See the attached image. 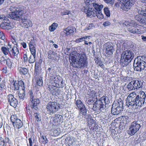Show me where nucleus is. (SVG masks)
I'll use <instances>...</instances> for the list:
<instances>
[{"label":"nucleus","mask_w":146,"mask_h":146,"mask_svg":"<svg viewBox=\"0 0 146 146\" xmlns=\"http://www.w3.org/2000/svg\"><path fill=\"white\" fill-rule=\"evenodd\" d=\"M0 17L1 18V19H2L3 18V19H0V21H7V20H8V19L5 17V15H0Z\"/></svg>","instance_id":"56"},{"label":"nucleus","mask_w":146,"mask_h":146,"mask_svg":"<svg viewBox=\"0 0 146 146\" xmlns=\"http://www.w3.org/2000/svg\"><path fill=\"white\" fill-rule=\"evenodd\" d=\"M106 16L108 17L110 16V13L109 10H104Z\"/></svg>","instance_id":"58"},{"label":"nucleus","mask_w":146,"mask_h":146,"mask_svg":"<svg viewBox=\"0 0 146 146\" xmlns=\"http://www.w3.org/2000/svg\"><path fill=\"white\" fill-rule=\"evenodd\" d=\"M36 55H31L29 57L28 61L30 63H33L35 61V58Z\"/></svg>","instance_id":"35"},{"label":"nucleus","mask_w":146,"mask_h":146,"mask_svg":"<svg viewBox=\"0 0 146 146\" xmlns=\"http://www.w3.org/2000/svg\"><path fill=\"white\" fill-rule=\"evenodd\" d=\"M72 53L70 54L69 60L70 65L75 68H83L88 65L87 58L85 52L77 54V56H73Z\"/></svg>","instance_id":"2"},{"label":"nucleus","mask_w":146,"mask_h":146,"mask_svg":"<svg viewBox=\"0 0 146 146\" xmlns=\"http://www.w3.org/2000/svg\"><path fill=\"white\" fill-rule=\"evenodd\" d=\"M54 78L53 79L55 85V86L56 87H60V86H59V83L60 81V79L61 78L60 76H58L55 75L53 76ZM60 87H62V85H61Z\"/></svg>","instance_id":"22"},{"label":"nucleus","mask_w":146,"mask_h":146,"mask_svg":"<svg viewBox=\"0 0 146 146\" xmlns=\"http://www.w3.org/2000/svg\"><path fill=\"white\" fill-rule=\"evenodd\" d=\"M9 139L7 137H5L4 139L2 137H0V146H6V143H9Z\"/></svg>","instance_id":"25"},{"label":"nucleus","mask_w":146,"mask_h":146,"mask_svg":"<svg viewBox=\"0 0 146 146\" xmlns=\"http://www.w3.org/2000/svg\"><path fill=\"white\" fill-rule=\"evenodd\" d=\"M61 35L63 36L68 35L66 28L61 32Z\"/></svg>","instance_id":"47"},{"label":"nucleus","mask_w":146,"mask_h":146,"mask_svg":"<svg viewBox=\"0 0 146 146\" xmlns=\"http://www.w3.org/2000/svg\"><path fill=\"white\" fill-rule=\"evenodd\" d=\"M58 25L57 23H54L52 24L49 27V29L50 31L52 32L55 30L58 27Z\"/></svg>","instance_id":"31"},{"label":"nucleus","mask_w":146,"mask_h":146,"mask_svg":"<svg viewBox=\"0 0 146 146\" xmlns=\"http://www.w3.org/2000/svg\"><path fill=\"white\" fill-rule=\"evenodd\" d=\"M18 70L21 74L25 75L28 73L27 69L25 68L19 67L18 68Z\"/></svg>","instance_id":"27"},{"label":"nucleus","mask_w":146,"mask_h":146,"mask_svg":"<svg viewBox=\"0 0 146 146\" xmlns=\"http://www.w3.org/2000/svg\"><path fill=\"white\" fill-rule=\"evenodd\" d=\"M35 46H29L30 51L33 55H36V50Z\"/></svg>","instance_id":"38"},{"label":"nucleus","mask_w":146,"mask_h":146,"mask_svg":"<svg viewBox=\"0 0 146 146\" xmlns=\"http://www.w3.org/2000/svg\"><path fill=\"white\" fill-rule=\"evenodd\" d=\"M125 3L124 4L122 7H120V8L122 9H123L125 7L127 9H130L131 7H132L134 4V2H131L129 0H126L125 1Z\"/></svg>","instance_id":"21"},{"label":"nucleus","mask_w":146,"mask_h":146,"mask_svg":"<svg viewBox=\"0 0 146 146\" xmlns=\"http://www.w3.org/2000/svg\"><path fill=\"white\" fill-rule=\"evenodd\" d=\"M88 123L89 127V128L90 129V127L94 126L93 125L94 123V121L93 119H92L91 116H88Z\"/></svg>","instance_id":"30"},{"label":"nucleus","mask_w":146,"mask_h":146,"mask_svg":"<svg viewBox=\"0 0 146 146\" xmlns=\"http://www.w3.org/2000/svg\"><path fill=\"white\" fill-rule=\"evenodd\" d=\"M39 103V100L38 99H34L33 101L29 102V104L32 108L37 110L38 108Z\"/></svg>","instance_id":"16"},{"label":"nucleus","mask_w":146,"mask_h":146,"mask_svg":"<svg viewBox=\"0 0 146 146\" xmlns=\"http://www.w3.org/2000/svg\"><path fill=\"white\" fill-rule=\"evenodd\" d=\"M75 100V104L76 106L77 107L76 108L78 110L85 106L82 101L78 99L77 100Z\"/></svg>","instance_id":"26"},{"label":"nucleus","mask_w":146,"mask_h":146,"mask_svg":"<svg viewBox=\"0 0 146 146\" xmlns=\"http://www.w3.org/2000/svg\"><path fill=\"white\" fill-rule=\"evenodd\" d=\"M14 82L13 85L14 87V90H18L20 89H22L23 91L25 90L24 84L22 80L15 81Z\"/></svg>","instance_id":"14"},{"label":"nucleus","mask_w":146,"mask_h":146,"mask_svg":"<svg viewBox=\"0 0 146 146\" xmlns=\"http://www.w3.org/2000/svg\"><path fill=\"white\" fill-rule=\"evenodd\" d=\"M133 82L131 81L127 86V90L129 91L135 90L133 83Z\"/></svg>","instance_id":"32"},{"label":"nucleus","mask_w":146,"mask_h":146,"mask_svg":"<svg viewBox=\"0 0 146 146\" xmlns=\"http://www.w3.org/2000/svg\"><path fill=\"white\" fill-rule=\"evenodd\" d=\"M52 122L55 123L57 122L60 123H62L63 121V118L62 116L59 114H55L53 117L51 118Z\"/></svg>","instance_id":"17"},{"label":"nucleus","mask_w":146,"mask_h":146,"mask_svg":"<svg viewBox=\"0 0 146 146\" xmlns=\"http://www.w3.org/2000/svg\"><path fill=\"white\" fill-rule=\"evenodd\" d=\"M84 12L87 14L88 16L90 18L95 17L96 15V11L94 10L91 11L90 10H84Z\"/></svg>","instance_id":"24"},{"label":"nucleus","mask_w":146,"mask_h":146,"mask_svg":"<svg viewBox=\"0 0 146 146\" xmlns=\"http://www.w3.org/2000/svg\"><path fill=\"white\" fill-rule=\"evenodd\" d=\"M25 91H23V92L22 94L19 93L18 96L20 99L22 100H23L25 97Z\"/></svg>","instance_id":"44"},{"label":"nucleus","mask_w":146,"mask_h":146,"mask_svg":"<svg viewBox=\"0 0 146 146\" xmlns=\"http://www.w3.org/2000/svg\"><path fill=\"white\" fill-rule=\"evenodd\" d=\"M112 45V43L110 42L105 43L103 48V52L109 55L112 54L114 51V48Z\"/></svg>","instance_id":"11"},{"label":"nucleus","mask_w":146,"mask_h":146,"mask_svg":"<svg viewBox=\"0 0 146 146\" xmlns=\"http://www.w3.org/2000/svg\"><path fill=\"white\" fill-rule=\"evenodd\" d=\"M29 46H36L35 41L34 40H31L29 43Z\"/></svg>","instance_id":"49"},{"label":"nucleus","mask_w":146,"mask_h":146,"mask_svg":"<svg viewBox=\"0 0 146 146\" xmlns=\"http://www.w3.org/2000/svg\"><path fill=\"white\" fill-rule=\"evenodd\" d=\"M141 23H142L144 28H146V17L143 19Z\"/></svg>","instance_id":"55"},{"label":"nucleus","mask_w":146,"mask_h":146,"mask_svg":"<svg viewBox=\"0 0 146 146\" xmlns=\"http://www.w3.org/2000/svg\"><path fill=\"white\" fill-rule=\"evenodd\" d=\"M6 62V64L8 66L11 68L12 67V64L13 63L12 61L9 59H7L6 60H4Z\"/></svg>","instance_id":"39"},{"label":"nucleus","mask_w":146,"mask_h":146,"mask_svg":"<svg viewBox=\"0 0 146 146\" xmlns=\"http://www.w3.org/2000/svg\"><path fill=\"white\" fill-rule=\"evenodd\" d=\"M101 99H102L104 101L106 102V104H108L109 103L108 98L107 96H103L101 97Z\"/></svg>","instance_id":"48"},{"label":"nucleus","mask_w":146,"mask_h":146,"mask_svg":"<svg viewBox=\"0 0 146 146\" xmlns=\"http://www.w3.org/2000/svg\"><path fill=\"white\" fill-rule=\"evenodd\" d=\"M120 5H121L120 4V3H115L114 5V6L115 8H119V6Z\"/></svg>","instance_id":"63"},{"label":"nucleus","mask_w":146,"mask_h":146,"mask_svg":"<svg viewBox=\"0 0 146 146\" xmlns=\"http://www.w3.org/2000/svg\"><path fill=\"white\" fill-rule=\"evenodd\" d=\"M100 101V100L99 99L98 101L96 100L94 103L92 100L88 99L86 100V102L89 108L94 111H96L95 113L98 114L100 112L99 110L100 109V104L99 103Z\"/></svg>","instance_id":"6"},{"label":"nucleus","mask_w":146,"mask_h":146,"mask_svg":"<svg viewBox=\"0 0 146 146\" xmlns=\"http://www.w3.org/2000/svg\"><path fill=\"white\" fill-rule=\"evenodd\" d=\"M66 29L68 35H72L73 33L76 30V28L73 27H69Z\"/></svg>","instance_id":"28"},{"label":"nucleus","mask_w":146,"mask_h":146,"mask_svg":"<svg viewBox=\"0 0 146 146\" xmlns=\"http://www.w3.org/2000/svg\"><path fill=\"white\" fill-rule=\"evenodd\" d=\"M54 52L53 51L50 50L48 52V58L49 59H52L54 57Z\"/></svg>","instance_id":"37"},{"label":"nucleus","mask_w":146,"mask_h":146,"mask_svg":"<svg viewBox=\"0 0 146 146\" xmlns=\"http://www.w3.org/2000/svg\"><path fill=\"white\" fill-rule=\"evenodd\" d=\"M7 21L2 22L0 25V27L3 29H11L12 27L10 25V24L7 22Z\"/></svg>","instance_id":"23"},{"label":"nucleus","mask_w":146,"mask_h":146,"mask_svg":"<svg viewBox=\"0 0 146 146\" xmlns=\"http://www.w3.org/2000/svg\"><path fill=\"white\" fill-rule=\"evenodd\" d=\"M131 22L129 23V24H127L130 27L128 28V31L133 34H141V30L138 27H137V24L133 21H131Z\"/></svg>","instance_id":"10"},{"label":"nucleus","mask_w":146,"mask_h":146,"mask_svg":"<svg viewBox=\"0 0 146 146\" xmlns=\"http://www.w3.org/2000/svg\"><path fill=\"white\" fill-rule=\"evenodd\" d=\"M9 48H7L4 46H2L1 48V50L3 54L5 55H7L9 52Z\"/></svg>","instance_id":"34"},{"label":"nucleus","mask_w":146,"mask_h":146,"mask_svg":"<svg viewBox=\"0 0 146 146\" xmlns=\"http://www.w3.org/2000/svg\"><path fill=\"white\" fill-rule=\"evenodd\" d=\"M78 110H79L80 114H81L83 115H86L87 114V110L85 106L81 108Z\"/></svg>","instance_id":"29"},{"label":"nucleus","mask_w":146,"mask_h":146,"mask_svg":"<svg viewBox=\"0 0 146 146\" xmlns=\"http://www.w3.org/2000/svg\"><path fill=\"white\" fill-rule=\"evenodd\" d=\"M123 102L118 100L117 103H113L111 109V113L113 115H117L120 113L123 109Z\"/></svg>","instance_id":"7"},{"label":"nucleus","mask_w":146,"mask_h":146,"mask_svg":"<svg viewBox=\"0 0 146 146\" xmlns=\"http://www.w3.org/2000/svg\"><path fill=\"white\" fill-rule=\"evenodd\" d=\"M104 1L107 3L111 5L113 4L114 2V0H104Z\"/></svg>","instance_id":"53"},{"label":"nucleus","mask_w":146,"mask_h":146,"mask_svg":"<svg viewBox=\"0 0 146 146\" xmlns=\"http://www.w3.org/2000/svg\"><path fill=\"white\" fill-rule=\"evenodd\" d=\"M5 86V82L3 81L0 84V90L1 91L4 89Z\"/></svg>","instance_id":"50"},{"label":"nucleus","mask_w":146,"mask_h":146,"mask_svg":"<svg viewBox=\"0 0 146 146\" xmlns=\"http://www.w3.org/2000/svg\"><path fill=\"white\" fill-rule=\"evenodd\" d=\"M23 59L24 61L25 62H27L28 61V57L27 55L26 54H25L23 55Z\"/></svg>","instance_id":"60"},{"label":"nucleus","mask_w":146,"mask_h":146,"mask_svg":"<svg viewBox=\"0 0 146 146\" xmlns=\"http://www.w3.org/2000/svg\"><path fill=\"white\" fill-rule=\"evenodd\" d=\"M7 98L8 102L10 105L13 107H16L18 104V101L16 99L14 98L13 95L9 94L7 96Z\"/></svg>","instance_id":"13"},{"label":"nucleus","mask_w":146,"mask_h":146,"mask_svg":"<svg viewBox=\"0 0 146 146\" xmlns=\"http://www.w3.org/2000/svg\"><path fill=\"white\" fill-rule=\"evenodd\" d=\"M10 119L14 127L19 129L23 126V123L22 121L20 119L17 118L15 115H12Z\"/></svg>","instance_id":"12"},{"label":"nucleus","mask_w":146,"mask_h":146,"mask_svg":"<svg viewBox=\"0 0 146 146\" xmlns=\"http://www.w3.org/2000/svg\"><path fill=\"white\" fill-rule=\"evenodd\" d=\"M24 7L22 5H14L11 7L9 9H24Z\"/></svg>","instance_id":"36"},{"label":"nucleus","mask_w":146,"mask_h":146,"mask_svg":"<svg viewBox=\"0 0 146 146\" xmlns=\"http://www.w3.org/2000/svg\"><path fill=\"white\" fill-rule=\"evenodd\" d=\"M134 57L133 51L127 50L122 53L120 63L123 67L126 66L131 62Z\"/></svg>","instance_id":"4"},{"label":"nucleus","mask_w":146,"mask_h":146,"mask_svg":"<svg viewBox=\"0 0 146 146\" xmlns=\"http://www.w3.org/2000/svg\"><path fill=\"white\" fill-rule=\"evenodd\" d=\"M25 14L21 10H15L14 11L12 12L9 15L10 17L12 19L19 21H23V19H25L24 16Z\"/></svg>","instance_id":"9"},{"label":"nucleus","mask_w":146,"mask_h":146,"mask_svg":"<svg viewBox=\"0 0 146 146\" xmlns=\"http://www.w3.org/2000/svg\"><path fill=\"white\" fill-rule=\"evenodd\" d=\"M36 84L37 85L40 86H41L43 85V81L41 77L38 79L36 80Z\"/></svg>","instance_id":"41"},{"label":"nucleus","mask_w":146,"mask_h":146,"mask_svg":"<svg viewBox=\"0 0 146 146\" xmlns=\"http://www.w3.org/2000/svg\"><path fill=\"white\" fill-rule=\"evenodd\" d=\"M106 104V102L104 101L103 99H101V115L102 118L104 119L106 117V109H105Z\"/></svg>","instance_id":"15"},{"label":"nucleus","mask_w":146,"mask_h":146,"mask_svg":"<svg viewBox=\"0 0 146 146\" xmlns=\"http://www.w3.org/2000/svg\"><path fill=\"white\" fill-rule=\"evenodd\" d=\"M57 90H58V89L56 88H55L54 89L53 88H52L50 90V91L51 93H54V92H56Z\"/></svg>","instance_id":"62"},{"label":"nucleus","mask_w":146,"mask_h":146,"mask_svg":"<svg viewBox=\"0 0 146 146\" xmlns=\"http://www.w3.org/2000/svg\"><path fill=\"white\" fill-rule=\"evenodd\" d=\"M135 20L141 23V22L142 21L143 19L142 18L141 14H139L136 15L135 16Z\"/></svg>","instance_id":"42"},{"label":"nucleus","mask_w":146,"mask_h":146,"mask_svg":"<svg viewBox=\"0 0 146 146\" xmlns=\"http://www.w3.org/2000/svg\"><path fill=\"white\" fill-rule=\"evenodd\" d=\"M146 96L145 92L141 91L139 95H138L135 92L130 93L126 99V105L128 107H135L136 106L141 107L144 105Z\"/></svg>","instance_id":"1"},{"label":"nucleus","mask_w":146,"mask_h":146,"mask_svg":"<svg viewBox=\"0 0 146 146\" xmlns=\"http://www.w3.org/2000/svg\"><path fill=\"white\" fill-rule=\"evenodd\" d=\"M35 117L37 121H40L41 120V117L39 113H35L34 114Z\"/></svg>","instance_id":"43"},{"label":"nucleus","mask_w":146,"mask_h":146,"mask_svg":"<svg viewBox=\"0 0 146 146\" xmlns=\"http://www.w3.org/2000/svg\"><path fill=\"white\" fill-rule=\"evenodd\" d=\"M0 38L3 40H4L5 38L4 34L1 31H0Z\"/></svg>","instance_id":"57"},{"label":"nucleus","mask_w":146,"mask_h":146,"mask_svg":"<svg viewBox=\"0 0 146 146\" xmlns=\"http://www.w3.org/2000/svg\"><path fill=\"white\" fill-rule=\"evenodd\" d=\"M133 83L135 90H137L143 87V83L140 80H132Z\"/></svg>","instance_id":"19"},{"label":"nucleus","mask_w":146,"mask_h":146,"mask_svg":"<svg viewBox=\"0 0 146 146\" xmlns=\"http://www.w3.org/2000/svg\"><path fill=\"white\" fill-rule=\"evenodd\" d=\"M141 122L142 121L138 120L132 122L127 130L128 134L132 136L136 133L141 127Z\"/></svg>","instance_id":"5"},{"label":"nucleus","mask_w":146,"mask_h":146,"mask_svg":"<svg viewBox=\"0 0 146 146\" xmlns=\"http://www.w3.org/2000/svg\"><path fill=\"white\" fill-rule=\"evenodd\" d=\"M40 71V68L39 67H35V74H36V75H38Z\"/></svg>","instance_id":"54"},{"label":"nucleus","mask_w":146,"mask_h":146,"mask_svg":"<svg viewBox=\"0 0 146 146\" xmlns=\"http://www.w3.org/2000/svg\"><path fill=\"white\" fill-rule=\"evenodd\" d=\"M138 13L139 14L144 16H146V10H139Z\"/></svg>","instance_id":"46"},{"label":"nucleus","mask_w":146,"mask_h":146,"mask_svg":"<svg viewBox=\"0 0 146 146\" xmlns=\"http://www.w3.org/2000/svg\"><path fill=\"white\" fill-rule=\"evenodd\" d=\"M21 44L24 48H26L27 47V45L25 43L23 42L21 43Z\"/></svg>","instance_id":"64"},{"label":"nucleus","mask_w":146,"mask_h":146,"mask_svg":"<svg viewBox=\"0 0 146 146\" xmlns=\"http://www.w3.org/2000/svg\"><path fill=\"white\" fill-rule=\"evenodd\" d=\"M28 94L29 97V102L31 101H33L34 99H35L34 98V94L32 91H29L28 92Z\"/></svg>","instance_id":"40"},{"label":"nucleus","mask_w":146,"mask_h":146,"mask_svg":"<svg viewBox=\"0 0 146 146\" xmlns=\"http://www.w3.org/2000/svg\"><path fill=\"white\" fill-rule=\"evenodd\" d=\"M24 18L26 19H23V21H20L22 23V25L23 27L25 28H28L30 27H31V23L30 20L27 19V17L26 15L24 16Z\"/></svg>","instance_id":"18"},{"label":"nucleus","mask_w":146,"mask_h":146,"mask_svg":"<svg viewBox=\"0 0 146 146\" xmlns=\"http://www.w3.org/2000/svg\"><path fill=\"white\" fill-rule=\"evenodd\" d=\"M84 3L86 5L85 9H92V5L95 3L93 0H84Z\"/></svg>","instance_id":"20"},{"label":"nucleus","mask_w":146,"mask_h":146,"mask_svg":"<svg viewBox=\"0 0 146 146\" xmlns=\"http://www.w3.org/2000/svg\"><path fill=\"white\" fill-rule=\"evenodd\" d=\"M111 23L108 21L104 22L103 24V25L104 27H106L107 26L110 25Z\"/></svg>","instance_id":"59"},{"label":"nucleus","mask_w":146,"mask_h":146,"mask_svg":"<svg viewBox=\"0 0 146 146\" xmlns=\"http://www.w3.org/2000/svg\"><path fill=\"white\" fill-rule=\"evenodd\" d=\"M41 139H42V142L44 144H46L48 143V141L45 136H42L41 137Z\"/></svg>","instance_id":"45"},{"label":"nucleus","mask_w":146,"mask_h":146,"mask_svg":"<svg viewBox=\"0 0 146 146\" xmlns=\"http://www.w3.org/2000/svg\"><path fill=\"white\" fill-rule=\"evenodd\" d=\"M47 111L50 114H53L60 109L59 104L55 102H49L46 106Z\"/></svg>","instance_id":"8"},{"label":"nucleus","mask_w":146,"mask_h":146,"mask_svg":"<svg viewBox=\"0 0 146 146\" xmlns=\"http://www.w3.org/2000/svg\"><path fill=\"white\" fill-rule=\"evenodd\" d=\"M135 70L141 72L146 68V57L145 55L137 56L135 59L133 65Z\"/></svg>","instance_id":"3"},{"label":"nucleus","mask_w":146,"mask_h":146,"mask_svg":"<svg viewBox=\"0 0 146 146\" xmlns=\"http://www.w3.org/2000/svg\"><path fill=\"white\" fill-rule=\"evenodd\" d=\"M92 7H94V9H100V6L98 4L95 3V2L93 5Z\"/></svg>","instance_id":"51"},{"label":"nucleus","mask_w":146,"mask_h":146,"mask_svg":"<svg viewBox=\"0 0 146 146\" xmlns=\"http://www.w3.org/2000/svg\"><path fill=\"white\" fill-rule=\"evenodd\" d=\"M26 110L27 111V113H28L30 114V110L29 108V106H27L26 107Z\"/></svg>","instance_id":"61"},{"label":"nucleus","mask_w":146,"mask_h":146,"mask_svg":"<svg viewBox=\"0 0 146 146\" xmlns=\"http://www.w3.org/2000/svg\"><path fill=\"white\" fill-rule=\"evenodd\" d=\"M93 127L92 126L90 127V129H95L96 130V129H98V125L97 124H96L94 123V124L93 125Z\"/></svg>","instance_id":"52"},{"label":"nucleus","mask_w":146,"mask_h":146,"mask_svg":"<svg viewBox=\"0 0 146 146\" xmlns=\"http://www.w3.org/2000/svg\"><path fill=\"white\" fill-rule=\"evenodd\" d=\"M12 50L11 51L12 52V54L13 56H15L18 55L19 53V51L17 47L14 46L12 49Z\"/></svg>","instance_id":"33"}]
</instances>
